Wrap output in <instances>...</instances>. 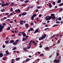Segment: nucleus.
I'll use <instances>...</instances> for the list:
<instances>
[{"label": "nucleus", "instance_id": "nucleus-42", "mask_svg": "<svg viewBox=\"0 0 63 63\" xmlns=\"http://www.w3.org/2000/svg\"><path fill=\"white\" fill-rule=\"evenodd\" d=\"M31 47V46H29L28 47V49H30V47Z\"/></svg>", "mask_w": 63, "mask_h": 63}, {"label": "nucleus", "instance_id": "nucleus-6", "mask_svg": "<svg viewBox=\"0 0 63 63\" xmlns=\"http://www.w3.org/2000/svg\"><path fill=\"white\" fill-rule=\"evenodd\" d=\"M25 26L26 27V28H28V27L29 26V25L28 23H26L25 24Z\"/></svg>", "mask_w": 63, "mask_h": 63}, {"label": "nucleus", "instance_id": "nucleus-57", "mask_svg": "<svg viewBox=\"0 0 63 63\" xmlns=\"http://www.w3.org/2000/svg\"><path fill=\"white\" fill-rule=\"evenodd\" d=\"M10 23H13V21H10L9 22Z\"/></svg>", "mask_w": 63, "mask_h": 63}, {"label": "nucleus", "instance_id": "nucleus-31", "mask_svg": "<svg viewBox=\"0 0 63 63\" xmlns=\"http://www.w3.org/2000/svg\"><path fill=\"white\" fill-rule=\"evenodd\" d=\"M15 42L17 44V43H18V42H19V40L17 39V40H16V41Z\"/></svg>", "mask_w": 63, "mask_h": 63}, {"label": "nucleus", "instance_id": "nucleus-62", "mask_svg": "<svg viewBox=\"0 0 63 63\" xmlns=\"http://www.w3.org/2000/svg\"><path fill=\"white\" fill-rule=\"evenodd\" d=\"M60 36V38H61V37H62V35L61 34Z\"/></svg>", "mask_w": 63, "mask_h": 63}, {"label": "nucleus", "instance_id": "nucleus-9", "mask_svg": "<svg viewBox=\"0 0 63 63\" xmlns=\"http://www.w3.org/2000/svg\"><path fill=\"white\" fill-rule=\"evenodd\" d=\"M49 5L48 6V7H49L50 8H52V5H51V3H49Z\"/></svg>", "mask_w": 63, "mask_h": 63}, {"label": "nucleus", "instance_id": "nucleus-2", "mask_svg": "<svg viewBox=\"0 0 63 63\" xmlns=\"http://www.w3.org/2000/svg\"><path fill=\"white\" fill-rule=\"evenodd\" d=\"M46 37H47V35L46 34H44V36L42 35L41 37L39 38V41H40V40L45 39V38Z\"/></svg>", "mask_w": 63, "mask_h": 63}, {"label": "nucleus", "instance_id": "nucleus-55", "mask_svg": "<svg viewBox=\"0 0 63 63\" xmlns=\"http://www.w3.org/2000/svg\"><path fill=\"white\" fill-rule=\"evenodd\" d=\"M3 48H5V46L4 45L2 46Z\"/></svg>", "mask_w": 63, "mask_h": 63}, {"label": "nucleus", "instance_id": "nucleus-60", "mask_svg": "<svg viewBox=\"0 0 63 63\" xmlns=\"http://www.w3.org/2000/svg\"><path fill=\"white\" fill-rule=\"evenodd\" d=\"M11 32H12V33H14V30H12L11 31Z\"/></svg>", "mask_w": 63, "mask_h": 63}, {"label": "nucleus", "instance_id": "nucleus-50", "mask_svg": "<svg viewBox=\"0 0 63 63\" xmlns=\"http://www.w3.org/2000/svg\"><path fill=\"white\" fill-rule=\"evenodd\" d=\"M59 35V34H57L56 35V36L57 37V38H58V36Z\"/></svg>", "mask_w": 63, "mask_h": 63}, {"label": "nucleus", "instance_id": "nucleus-46", "mask_svg": "<svg viewBox=\"0 0 63 63\" xmlns=\"http://www.w3.org/2000/svg\"><path fill=\"white\" fill-rule=\"evenodd\" d=\"M26 5V4H22V6H25Z\"/></svg>", "mask_w": 63, "mask_h": 63}, {"label": "nucleus", "instance_id": "nucleus-35", "mask_svg": "<svg viewBox=\"0 0 63 63\" xmlns=\"http://www.w3.org/2000/svg\"><path fill=\"white\" fill-rule=\"evenodd\" d=\"M9 39V37L8 36L6 38L5 40H8Z\"/></svg>", "mask_w": 63, "mask_h": 63}, {"label": "nucleus", "instance_id": "nucleus-15", "mask_svg": "<svg viewBox=\"0 0 63 63\" xmlns=\"http://www.w3.org/2000/svg\"><path fill=\"white\" fill-rule=\"evenodd\" d=\"M5 52L6 54H7V55H8V54H10V53H9V52H8V51H5Z\"/></svg>", "mask_w": 63, "mask_h": 63}, {"label": "nucleus", "instance_id": "nucleus-36", "mask_svg": "<svg viewBox=\"0 0 63 63\" xmlns=\"http://www.w3.org/2000/svg\"><path fill=\"white\" fill-rule=\"evenodd\" d=\"M55 34H54L51 37V39H52V38H53L54 37H55Z\"/></svg>", "mask_w": 63, "mask_h": 63}, {"label": "nucleus", "instance_id": "nucleus-64", "mask_svg": "<svg viewBox=\"0 0 63 63\" xmlns=\"http://www.w3.org/2000/svg\"><path fill=\"white\" fill-rule=\"evenodd\" d=\"M17 33V31H15V33Z\"/></svg>", "mask_w": 63, "mask_h": 63}, {"label": "nucleus", "instance_id": "nucleus-52", "mask_svg": "<svg viewBox=\"0 0 63 63\" xmlns=\"http://www.w3.org/2000/svg\"><path fill=\"white\" fill-rule=\"evenodd\" d=\"M41 16H42L41 14H40V15H39V17H41Z\"/></svg>", "mask_w": 63, "mask_h": 63}, {"label": "nucleus", "instance_id": "nucleus-28", "mask_svg": "<svg viewBox=\"0 0 63 63\" xmlns=\"http://www.w3.org/2000/svg\"><path fill=\"white\" fill-rule=\"evenodd\" d=\"M61 17H59L58 18V20H61Z\"/></svg>", "mask_w": 63, "mask_h": 63}, {"label": "nucleus", "instance_id": "nucleus-13", "mask_svg": "<svg viewBox=\"0 0 63 63\" xmlns=\"http://www.w3.org/2000/svg\"><path fill=\"white\" fill-rule=\"evenodd\" d=\"M3 56V53H0V58L2 57Z\"/></svg>", "mask_w": 63, "mask_h": 63}, {"label": "nucleus", "instance_id": "nucleus-48", "mask_svg": "<svg viewBox=\"0 0 63 63\" xmlns=\"http://www.w3.org/2000/svg\"><path fill=\"white\" fill-rule=\"evenodd\" d=\"M36 20L37 21V22L39 21V19H38V18H37Z\"/></svg>", "mask_w": 63, "mask_h": 63}, {"label": "nucleus", "instance_id": "nucleus-26", "mask_svg": "<svg viewBox=\"0 0 63 63\" xmlns=\"http://www.w3.org/2000/svg\"><path fill=\"white\" fill-rule=\"evenodd\" d=\"M28 37H29V36H28V35H27L25 37V38L27 39V40H28V38H28Z\"/></svg>", "mask_w": 63, "mask_h": 63}, {"label": "nucleus", "instance_id": "nucleus-4", "mask_svg": "<svg viewBox=\"0 0 63 63\" xmlns=\"http://www.w3.org/2000/svg\"><path fill=\"white\" fill-rule=\"evenodd\" d=\"M9 4L7 3H3L1 5V7H4L6 6H8Z\"/></svg>", "mask_w": 63, "mask_h": 63}, {"label": "nucleus", "instance_id": "nucleus-21", "mask_svg": "<svg viewBox=\"0 0 63 63\" xmlns=\"http://www.w3.org/2000/svg\"><path fill=\"white\" fill-rule=\"evenodd\" d=\"M58 26V24H57L56 25H54L53 26V27H55V26Z\"/></svg>", "mask_w": 63, "mask_h": 63}, {"label": "nucleus", "instance_id": "nucleus-40", "mask_svg": "<svg viewBox=\"0 0 63 63\" xmlns=\"http://www.w3.org/2000/svg\"><path fill=\"white\" fill-rule=\"evenodd\" d=\"M13 8H11L10 9V11H11V12H12L13 11Z\"/></svg>", "mask_w": 63, "mask_h": 63}, {"label": "nucleus", "instance_id": "nucleus-37", "mask_svg": "<svg viewBox=\"0 0 63 63\" xmlns=\"http://www.w3.org/2000/svg\"><path fill=\"white\" fill-rule=\"evenodd\" d=\"M63 11V9L62 8L61 9L59 10V12H61V11Z\"/></svg>", "mask_w": 63, "mask_h": 63}, {"label": "nucleus", "instance_id": "nucleus-22", "mask_svg": "<svg viewBox=\"0 0 63 63\" xmlns=\"http://www.w3.org/2000/svg\"><path fill=\"white\" fill-rule=\"evenodd\" d=\"M61 2V0H59L58 1H57V3H60V2Z\"/></svg>", "mask_w": 63, "mask_h": 63}, {"label": "nucleus", "instance_id": "nucleus-29", "mask_svg": "<svg viewBox=\"0 0 63 63\" xmlns=\"http://www.w3.org/2000/svg\"><path fill=\"white\" fill-rule=\"evenodd\" d=\"M5 10V9H1V10L0 11L1 12H4L3 11Z\"/></svg>", "mask_w": 63, "mask_h": 63}, {"label": "nucleus", "instance_id": "nucleus-3", "mask_svg": "<svg viewBox=\"0 0 63 63\" xmlns=\"http://www.w3.org/2000/svg\"><path fill=\"white\" fill-rule=\"evenodd\" d=\"M48 18H47V17H46L45 18V19L46 20H50V19L52 18V17L51 16H48Z\"/></svg>", "mask_w": 63, "mask_h": 63}, {"label": "nucleus", "instance_id": "nucleus-34", "mask_svg": "<svg viewBox=\"0 0 63 63\" xmlns=\"http://www.w3.org/2000/svg\"><path fill=\"white\" fill-rule=\"evenodd\" d=\"M10 27H8L7 28V30H10Z\"/></svg>", "mask_w": 63, "mask_h": 63}, {"label": "nucleus", "instance_id": "nucleus-19", "mask_svg": "<svg viewBox=\"0 0 63 63\" xmlns=\"http://www.w3.org/2000/svg\"><path fill=\"white\" fill-rule=\"evenodd\" d=\"M34 17L33 16H32L31 18V20H34Z\"/></svg>", "mask_w": 63, "mask_h": 63}, {"label": "nucleus", "instance_id": "nucleus-5", "mask_svg": "<svg viewBox=\"0 0 63 63\" xmlns=\"http://www.w3.org/2000/svg\"><path fill=\"white\" fill-rule=\"evenodd\" d=\"M54 63H58L60 62V60H54Z\"/></svg>", "mask_w": 63, "mask_h": 63}, {"label": "nucleus", "instance_id": "nucleus-17", "mask_svg": "<svg viewBox=\"0 0 63 63\" xmlns=\"http://www.w3.org/2000/svg\"><path fill=\"white\" fill-rule=\"evenodd\" d=\"M20 60V59L18 58H17L16 59V61H19V60Z\"/></svg>", "mask_w": 63, "mask_h": 63}, {"label": "nucleus", "instance_id": "nucleus-27", "mask_svg": "<svg viewBox=\"0 0 63 63\" xmlns=\"http://www.w3.org/2000/svg\"><path fill=\"white\" fill-rule=\"evenodd\" d=\"M28 0H26L24 2V3H28Z\"/></svg>", "mask_w": 63, "mask_h": 63}, {"label": "nucleus", "instance_id": "nucleus-59", "mask_svg": "<svg viewBox=\"0 0 63 63\" xmlns=\"http://www.w3.org/2000/svg\"><path fill=\"white\" fill-rule=\"evenodd\" d=\"M23 22V20H21L20 21V23H22Z\"/></svg>", "mask_w": 63, "mask_h": 63}, {"label": "nucleus", "instance_id": "nucleus-47", "mask_svg": "<svg viewBox=\"0 0 63 63\" xmlns=\"http://www.w3.org/2000/svg\"><path fill=\"white\" fill-rule=\"evenodd\" d=\"M56 55H57V56H59V55L57 52Z\"/></svg>", "mask_w": 63, "mask_h": 63}, {"label": "nucleus", "instance_id": "nucleus-43", "mask_svg": "<svg viewBox=\"0 0 63 63\" xmlns=\"http://www.w3.org/2000/svg\"><path fill=\"white\" fill-rule=\"evenodd\" d=\"M30 29L31 30V31H32V30H33V28H30Z\"/></svg>", "mask_w": 63, "mask_h": 63}, {"label": "nucleus", "instance_id": "nucleus-18", "mask_svg": "<svg viewBox=\"0 0 63 63\" xmlns=\"http://www.w3.org/2000/svg\"><path fill=\"white\" fill-rule=\"evenodd\" d=\"M9 41L8 40L6 41H5V43L6 44H9Z\"/></svg>", "mask_w": 63, "mask_h": 63}, {"label": "nucleus", "instance_id": "nucleus-1", "mask_svg": "<svg viewBox=\"0 0 63 63\" xmlns=\"http://www.w3.org/2000/svg\"><path fill=\"white\" fill-rule=\"evenodd\" d=\"M2 25L0 24V31H1L3 30V29L4 28V26L6 25V24L5 23H3L2 24Z\"/></svg>", "mask_w": 63, "mask_h": 63}, {"label": "nucleus", "instance_id": "nucleus-63", "mask_svg": "<svg viewBox=\"0 0 63 63\" xmlns=\"http://www.w3.org/2000/svg\"><path fill=\"white\" fill-rule=\"evenodd\" d=\"M9 13H6L5 14V15H9Z\"/></svg>", "mask_w": 63, "mask_h": 63}, {"label": "nucleus", "instance_id": "nucleus-7", "mask_svg": "<svg viewBox=\"0 0 63 63\" xmlns=\"http://www.w3.org/2000/svg\"><path fill=\"white\" fill-rule=\"evenodd\" d=\"M22 35H23V37H25L26 36V34H25V33L24 32V31L23 32V33H22Z\"/></svg>", "mask_w": 63, "mask_h": 63}, {"label": "nucleus", "instance_id": "nucleus-23", "mask_svg": "<svg viewBox=\"0 0 63 63\" xmlns=\"http://www.w3.org/2000/svg\"><path fill=\"white\" fill-rule=\"evenodd\" d=\"M44 54L42 53L40 55V56H44Z\"/></svg>", "mask_w": 63, "mask_h": 63}, {"label": "nucleus", "instance_id": "nucleus-10", "mask_svg": "<svg viewBox=\"0 0 63 63\" xmlns=\"http://www.w3.org/2000/svg\"><path fill=\"white\" fill-rule=\"evenodd\" d=\"M26 40H27L26 38H23L22 40V41H23V42H25V41H26Z\"/></svg>", "mask_w": 63, "mask_h": 63}, {"label": "nucleus", "instance_id": "nucleus-30", "mask_svg": "<svg viewBox=\"0 0 63 63\" xmlns=\"http://www.w3.org/2000/svg\"><path fill=\"white\" fill-rule=\"evenodd\" d=\"M23 49L24 50V51H26V50H27V49L25 48H23Z\"/></svg>", "mask_w": 63, "mask_h": 63}, {"label": "nucleus", "instance_id": "nucleus-16", "mask_svg": "<svg viewBox=\"0 0 63 63\" xmlns=\"http://www.w3.org/2000/svg\"><path fill=\"white\" fill-rule=\"evenodd\" d=\"M63 2L60 3L59 5V6H63Z\"/></svg>", "mask_w": 63, "mask_h": 63}, {"label": "nucleus", "instance_id": "nucleus-14", "mask_svg": "<svg viewBox=\"0 0 63 63\" xmlns=\"http://www.w3.org/2000/svg\"><path fill=\"white\" fill-rule=\"evenodd\" d=\"M51 16H55V14H51Z\"/></svg>", "mask_w": 63, "mask_h": 63}, {"label": "nucleus", "instance_id": "nucleus-51", "mask_svg": "<svg viewBox=\"0 0 63 63\" xmlns=\"http://www.w3.org/2000/svg\"><path fill=\"white\" fill-rule=\"evenodd\" d=\"M16 48V47H15L13 48V49L14 50H15Z\"/></svg>", "mask_w": 63, "mask_h": 63}, {"label": "nucleus", "instance_id": "nucleus-41", "mask_svg": "<svg viewBox=\"0 0 63 63\" xmlns=\"http://www.w3.org/2000/svg\"><path fill=\"white\" fill-rule=\"evenodd\" d=\"M37 9H41V7H40V6H38V7H37Z\"/></svg>", "mask_w": 63, "mask_h": 63}, {"label": "nucleus", "instance_id": "nucleus-56", "mask_svg": "<svg viewBox=\"0 0 63 63\" xmlns=\"http://www.w3.org/2000/svg\"><path fill=\"white\" fill-rule=\"evenodd\" d=\"M26 62H28V59L27 58L26 59Z\"/></svg>", "mask_w": 63, "mask_h": 63}, {"label": "nucleus", "instance_id": "nucleus-20", "mask_svg": "<svg viewBox=\"0 0 63 63\" xmlns=\"http://www.w3.org/2000/svg\"><path fill=\"white\" fill-rule=\"evenodd\" d=\"M17 43L15 41L14 43H13V45H16L17 44Z\"/></svg>", "mask_w": 63, "mask_h": 63}, {"label": "nucleus", "instance_id": "nucleus-12", "mask_svg": "<svg viewBox=\"0 0 63 63\" xmlns=\"http://www.w3.org/2000/svg\"><path fill=\"white\" fill-rule=\"evenodd\" d=\"M15 42V40H10V44H11V43H14V42Z\"/></svg>", "mask_w": 63, "mask_h": 63}, {"label": "nucleus", "instance_id": "nucleus-25", "mask_svg": "<svg viewBox=\"0 0 63 63\" xmlns=\"http://www.w3.org/2000/svg\"><path fill=\"white\" fill-rule=\"evenodd\" d=\"M36 16H37V15H36V14H34L33 15V16H33V17H35Z\"/></svg>", "mask_w": 63, "mask_h": 63}, {"label": "nucleus", "instance_id": "nucleus-38", "mask_svg": "<svg viewBox=\"0 0 63 63\" xmlns=\"http://www.w3.org/2000/svg\"><path fill=\"white\" fill-rule=\"evenodd\" d=\"M17 11L18 12H19V13H20V9H18L17 10Z\"/></svg>", "mask_w": 63, "mask_h": 63}, {"label": "nucleus", "instance_id": "nucleus-61", "mask_svg": "<svg viewBox=\"0 0 63 63\" xmlns=\"http://www.w3.org/2000/svg\"><path fill=\"white\" fill-rule=\"evenodd\" d=\"M20 24H21V25H23V23H20Z\"/></svg>", "mask_w": 63, "mask_h": 63}, {"label": "nucleus", "instance_id": "nucleus-45", "mask_svg": "<svg viewBox=\"0 0 63 63\" xmlns=\"http://www.w3.org/2000/svg\"><path fill=\"white\" fill-rule=\"evenodd\" d=\"M34 23H33L31 22V25L32 26L33 25Z\"/></svg>", "mask_w": 63, "mask_h": 63}, {"label": "nucleus", "instance_id": "nucleus-49", "mask_svg": "<svg viewBox=\"0 0 63 63\" xmlns=\"http://www.w3.org/2000/svg\"><path fill=\"white\" fill-rule=\"evenodd\" d=\"M7 58V57H5V58L4 59V58H3V60H6V59Z\"/></svg>", "mask_w": 63, "mask_h": 63}, {"label": "nucleus", "instance_id": "nucleus-44", "mask_svg": "<svg viewBox=\"0 0 63 63\" xmlns=\"http://www.w3.org/2000/svg\"><path fill=\"white\" fill-rule=\"evenodd\" d=\"M56 23H60V22H59V21H57L56 22Z\"/></svg>", "mask_w": 63, "mask_h": 63}, {"label": "nucleus", "instance_id": "nucleus-11", "mask_svg": "<svg viewBox=\"0 0 63 63\" xmlns=\"http://www.w3.org/2000/svg\"><path fill=\"white\" fill-rule=\"evenodd\" d=\"M27 14V13L26 12H24L22 13V16H25Z\"/></svg>", "mask_w": 63, "mask_h": 63}, {"label": "nucleus", "instance_id": "nucleus-24", "mask_svg": "<svg viewBox=\"0 0 63 63\" xmlns=\"http://www.w3.org/2000/svg\"><path fill=\"white\" fill-rule=\"evenodd\" d=\"M52 18L53 19H55V16H53V17H52Z\"/></svg>", "mask_w": 63, "mask_h": 63}, {"label": "nucleus", "instance_id": "nucleus-54", "mask_svg": "<svg viewBox=\"0 0 63 63\" xmlns=\"http://www.w3.org/2000/svg\"><path fill=\"white\" fill-rule=\"evenodd\" d=\"M13 13H11L10 14V16H13Z\"/></svg>", "mask_w": 63, "mask_h": 63}, {"label": "nucleus", "instance_id": "nucleus-58", "mask_svg": "<svg viewBox=\"0 0 63 63\" xmlns=\"http://www.w3.org/2000/svg\"><path fill=\"white\" fill-rule=\"evenodd\" d=\"M6 20L7 21H10L11 20L10 19H8Z\"/></svg>", "mask_w": 63, "mask_h": 63}, {"label": "nucleus", "instance_id": "nucleus-53", "mask_svg": "<svg viewBox=\"0 0 63 63\" xmlns=\"http://www.w3.org/2000/svg\"><path fill=\"white\" fill-rule=\"evenodd\" d=\"M53 5H55V2H53Z\"/></svg>", "mask_w": 63, "mask_h": 63}, {"label": "nucleus", "instance_id": "nucleus-33", "mask_svg": "<svg viewBox=\"0 0 63 63\" xmlns=\"http://www.w3.org/2000/svg\"><path fill=\"white\" fill-rule=\"evenodd\" d=\"M49 49V47H47L46 48H45V49Z\"/></svg>", "mask_w": 63, "mask_h": 63}, {"label": "nucleus", "instance_id": "nucleus-32", "mask_svg": "<svg viewBox=\"0 0 63 63\" xmlns=\"http://www.w3.org/2000/svg\"><path fill=\"white\" fill-rule=\"evenodd\" d=\"M22 14H20L18 16H19V17H21V16L22 15H21Z\"/></svg>", "mask_w": 63, "mask_h": 63}, {"label": "nucleus", "instance_id": "nucleus-8", "mask_svg": "<svg viewBox=\"0 0 63 63\" xmlns=\"http://www.w3.org/2000/svg\"><path fill=\"white\" fill-rule=\"evenodd\" d=\"M38 30H39V29H36L35 32H34V34H35L36 33H38V32H39L38 31Z\"/></svg>", "mask_w": 63, "mask_h": 63}, {"label": "nucleus", "instance_id": "nucleus-39", "mask_svg": "<svg viewBox=\"0 0 63 63\" xmlns=\"http://www.w3.org/2000/svg\"><path fill=\"white\" fill-rule=\"evenodd\" d=\"M7 17H4L3 18V19L4 20L5 19H7Z\"/></svg>", "mask_w": 63, "mask_h": 63}]
</instances>
